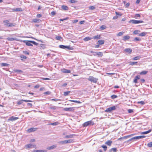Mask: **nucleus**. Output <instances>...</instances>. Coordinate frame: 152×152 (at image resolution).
Returning a JSON list of instances; mask_svg holds the SVG:
<instances>
[{"label": "nucleus", "instance_id": "0eeeda50", "mask_svg": "<svg viewBox=\"0 0 152 152\" xmlns=\"http://www.w3.org/2000/svg\"><path fill=\"white\" fill-rule=\"evenodd\" d=\"M64 110L66 111H72L74 110V108L73 107H69V108H64Z\"/></svg>", "mask_w": 152, "mask_h": 152}, {"label": "nucleus", "instance_id": "6e6552de", "mask_svg": "<svg viewBox=\"0 0 152 152\" xmlns=\"http://www.w3.org/2000/svg\"><path fill=\"white\" fill-rule=\"evenodd\" d=\"M37 129H38L36 128H31L28 129V132L30 133L32 132H34L37 131Z\"/></svg>", "mask_w": 152, "mask_h": 152}, {"label": "nucleus", "instance_id": "09e8293b", "mask_svg": "<svg viewBox=\"0 0 152 152\" xmlns=\"http://www.w3.org/2000/svg\"><path fill=\"white\" fill-rule=\"evenodd\" d=\"M9 21L8 20H5L3 22L5 23V25L6 26V25L9 24Z\"/></svg>", "mask_w": 152, "mask_h": 152}, {"label": "nucleus", "instance_id": "8fccbe9b", "mask_svg": "<svg viewBox=\"0 0 152 152\" xmlns=\"http://www.w3.org/2000/svg\"><path fill=\"white\" fill-rule=\"evenodd\" d=\"M58 107H55V106H52L49 107V108L51 110H56V108Z\"/></svg>", "mask_w": 152, "mask_h": 152}, {"label": "nucleus", "instance_id": "9d476101", "mask_svg": "<svg viewBox=\"0 0 152 152\" xmlns=\"http://www.w3.org/2000/svg\"><path fill=\"white\" fill-rule=\"evenodd\" d=\"M140 79V76L139 75H138L135 77L133 80V82L135 83H137V80Z\"/></svg>", "mask_w": 152, "mask_h": 152}, {"label": "nucleus", "instance_id": "c9c22d12", "mask_svg": "<svg viewBox=\"0 0 152 152\" xmlns=\"http://www.w3.org/2000/svg\"><path fill=\"white\" fill-rule=\"evenodd\" d=\"M137 63V62H130L129 65H134Z\"/></svg>", "mask_w": 152, "mask_h": 152}, {"label": "nucleus", "instance_id": "dca6fc26", "mask_svg": "<svg viewBox=\"0 0 152 152\" xmlns=\"http://www.w3.org/2000/svg\"><path fill=\"white\" fill-rule=\"evenodd\" d=\"M27 147L28 148H34L36 147V145H33L31 144H29L27 145Z\"/></svg>", "mask_w": 152, "mask_h": 152}, {"label": "nucleus", "instance_id": "338daca9", "mask_svg": "<svg viewBox=\"0 0 152 152\" xmlns=\"http://www.w3.org/2000/svg\"><path fill=\"white\" fill-rule=\"evenodd\" d=\"M115 13L117 15H119L120 16H121L122 15L121 14L120 12H115Z\"/></svg>", "mask_w": 152, "mask_h": 152}, {"label": "nucleus", "instance_id": "3c124183", "mask_svg": "<svg viewBox=\"0 0 152 152\" xmlns=\"http://www.w3.org/2000/svg\"><path fill=\"white\" fill-rule=\"evenodd\" d=\"M56 39L58 40H60L62 39V38L61 37L59 36H56Z\"/></svg>", "mask_w": 152, "mask_h": 152}, {"label": "nucleus", "instance_id": "c756f323", "mask_svg": "<svg viewBox=\"0 0 152 152\" xmlns=\"http://www.w3.org/2000/svg\"><path fill=\"white\" fill-rule=\"evenodd\" d=\"M147 33L145 32H143L139 34V36L140 37H143L145 36Z\"/></svg>", "mask_w": 152, "mask_h": 152}, {"label": "nucleus", "instance_id": "6ab92c4d", "mask_svg": "<svg viewBox=\"0 0 152 152\" xmlns=\"http://www.w3.org/2000/svg\"><path fill=\"white\" fill-rule=\"evenodd\" d=\"M41 20L39 19L35 18L33 20L32 22L34 23H39L41 22Z\"/></svg>", "mask_w": 152, "mask_h": 152}, {"label": "nucleus", "instance_id": "603ef678", "mask_svg": "<svg viewBox=\"0 0 152 152\" xmlns=\"http://www.w3.org/2000/svg\"><path fill=\"white\" fill-rule=\"evenodd\" d=\"M15 72L18 73H20L23 72V71L22 70L19 69H16L15 71Z\"/></svg>", "mask_w": 152, "mask_h": 152}, {"label": "nucleus", "instance_id": "6e6d98bb", "mask_svg": "<svg viewBox=\"0 0 152 152\" xmlns=\"http://www.w3.org/2000/svg\"><path fill=\"white\" fill-rule=\"evenodd\" d=\"M96 7L94 6H90L89 7V9L91 10H94L95 9Z\"/></svg>", "mask_w": 152, "mask_h": 152}, {"label": "nucleus", "instance_id": "a19ab883", "mask_svg": "<svg viewBox=\"0 0 152 152\" xmlns=\"http://www.w3.org/2000/svg\"><path fill=\"white\" fill-rule=\"evenodd\" d=\"M20 57L22 58L21 60H23V59H25L27 58V57L24 55L20 56Z\"/></svg>", "mask_w": 152, "mask_h": 152}, {"label": "nucleus", "instance_id": "864d4df0", "mask_svg": "<svg viewBox=\"0 0 152 152\" xmlns=\"http://www.w3.org/2000/svg\"><path fill=\"white\" fill-rule=\"evenodd\" d=\"M147 146L149 147H152V142L148 143Z\"/></svg>", "mask_w": 152, "mask_h": 152}, {"label": "nucleus", "instance_id": "79ce46f5", "mask_svg": "<svg viewBox=\"0 0 152 152\" xmlns=\"http://www.w3.org/2000/svg\"><path fill=\"white\" fill-rule=\"evenodd\" d=\"M59 47L61 48L66 49V46L64 45H60L59 46Z\"/></svg>", "mask_w": 152, "mask_h": 152}, {"label": "nucleus", "instance_id": "4d7b16f0", "mask_svg": "<svg viewBox=\"0 0 152 152\" xmlns=\"http://www.w3.org/2000/svg\"><path fill=\"white\" fill-rule=\"evenodd\" d=\"M69 2L71 3H76L77 2V1L75 0H70L69 1Z\"/></svg>", "mask_w": 152, "mask_h": 152}, {"label": "nucleus", "instance_id": "aec40b11", "mask_svg": "<svg viewBox=\"0 0 152 152\" xmlns=\"http://www.w3.org/2000/svg\"><path fill=\"white\" fill-rule=\"evenodd\" d=\"M0 65H1V66L2 67V66H8L10 65L9 64H8L6 63H1L0 64Z\"/></svg>", "mask_w": 152, "mask_h": 152}, {"label": "nucleus", "instance_id": "58836bf2", "mask_svg": "<svg viewBox=\"0 0 152 152\" xmlns=\"http://www.w3.org/2000/svg\"><path fill=\"white\" fill-rule=\"evenodd\" d=\"M58 143L61 144H66V140L59 142H58Z\"/></svg>", "mask_w": 152, "mask_h": 152}, {"label": "nucleus", "instance_id": "a878e982", "mask_svg": "<svg viewBox=\"0 0 152 152\" xmlns=\"http://www.w3.org/2000/svg\"><path fill=\"white\" fill-rule=\"evenodd\" d=\"M92 39V38L87 37H85L83 39V40L85 41H89V40H91Z\"/></svg>", "mask_w": 152, "mask_h": 152}, {"label": "nucleus", "instance_id": "72a5a7b5", "mask_svg": "<svg viewBox=\"0 0 152 152\" xmlns=\"http://www.w3.org/2000/svg\"><path fill=\"white\" fill-rule=\"evenodd\" d=\"M137 140V138H136V136L134 137L131 138H130L129 140L127 141V142H129L132 140Z\"/></svg>", "mask_w": 152, "mask_h": 152}, {"label": "nucleus", "instance_id": "7ed1b4c3", "mask_svg": "<svg viewBox=\"0 0 152 152\" xmlns=\"http://www.w3.org/2000/svg\"><path fill=\"white\" fill-rule=\"evenodd\" d=\"M94 124V122H92L91 121H90L84 123L83 124V127H86L91 125H93Z\"/></svg>", "mask_w": 152, "mask_h": 152}, {"label": "nucleus", "instance_id": "ddd939ff", "mask_svg": "<svg viewBox=\"0 0 152 152\" xmlns=\"http://www.w3.org/2000/svg\"><path fill=\"white\" fill-rule=\"evenodd\" d=\"M130 36H129L128 35H126L124 36L123 37V40L124 41H126V40H128L129 39H130Z\"/></svg>", "mask_w": 152, "mask_h": 152}, {"label": "nucleus", "instance_id": "13d9d810", "mask_svg": "<svg viewBox=\"0 0 152 152\" xmlns=\"http://www.w3.org/2000/svg\"><path fill=\"white\" fill-rule=\"evenodd\" d=\"M31 43H32V44L36 45H37L38 44L37 43V42H35V41H31Z\"/></svg>", "mask_w": 152, "mask_h": 152}, {"label": "nucleus", "instance_id": "7c9ffc66", "mask_svg": "<svg viewBox=\"0 0 152 152\" xmlns=\"http://www.w3.org/2000/svg\"><path fill=\"white\" fill-rule=\"evenodd\" d=\"M104 41L103 40H100L98 41V42L99 45H102L104 44Z\"/></svg>", "mask_w": 152, "mask_h": 152}, {"label": "nucleus", "instance_id": "4c0bfd02", "mask_svg": "<svg viewBox=\"0 0 152 152\" xmlns=\"http://www.w3.org/2000/svg\"><path fill=\"white\" fill-rule=\"evenodd\" d=\"M66 49H67L68 50H72L73 49V48L72 47H71L70 45L66 46Z\"/></svg>", "mask_w": 152, "mask_h": 152}, {"label": "nucleus", "instance_id": "052dcab7", "mask_svg": "<svg viewBox=\"0 0 152 152\" xmlns=\"http://www.w3.org/2000/svg\"><path fill=\"white\" fill-rule=\"evenodd\" d=\"M129 113H131L133 112V110L132 109H129L128 110Z\"/></svg>", "mask_w": 152, "mask_h": 152}, {"label": "nucleus", "instance_id": "39448f33", "mask_svg": "<svg viewBox=\"0 0 152 152\" xmlns=\"http://www.w3.org/2000/svg\"><path fill=\"white\" fill-rule=\"evenodd\" d=\"M93 55L94 56H97L98 57H101L103 56V54L101 52H95V53H94V54H93Z\"/></svg>", "mask_w": 152, "mask_h": 152}, {"label": "nucleus", "instance_id": "f257e3e1", "mask_svg": "<svg viewBox=\"0 0 152 152\" xmlns=\"http://www.w3.org/2000/svg\"><path fill=\"white\" fill-rule=\"evenodd\" d=\"M89 81L94 83H96L98 80V79L93 76H90L88 79Z\"/></svg>", "mask_w": 152, "mask_h": 152}, {"label": "nucleus", "instance_id": "a18cd8bd", "mask_svg": "<svg viewBox=\"0 0 152 152\" xmlns=\"http://www.w3.org/2000/svg\"><path fill=\"white\" fill-rule=\"evenodd\" d=\"M102 147L103 148L104 151H106L107 150V146L105 145H102Z\"/></svg>", "mask_w": 152, "mask_h": 152}, {"label": "nucleus", "instance_id": "412c9836", "mask_svg": "<svg viewBox=\"0 0 152 152\" xmlns=\"http://www.w3.org/2000/svg\"><path fill=\"white\" fill-rule=\"evenodd\" d=\"M112 142L111 141L109 140L106 141L105 142V144L109 146H110Z\"/></svg>", "mask_w": 152, "mask_h": 152}, {"label": "nucleus", "instance_id": "e433bc0d", "mask_svg": "<svg viewBox=\"0 0 152 152\" xmlns=\"http://www.w3.org/2000/svg\"><path fill=\"white\" fill-rule=\"evenodd\" d=\"M106 28V26L105 25H103L100 26V29L101 30H103L105 29Z\"/></svg>", "mask_w": 152, "mask_h": 152}, {"label": "nucleus", "instance_id": "20e7f679", "mask_svg": "<svg viewBox=\"0 0 152 152\" xmlns=\"http://www.w3.org/2000/svg\"><path fill=\"white\" fill-rule=\"evenodd\" d=\"M116 109V106H113L107 108L105 110V112L110 113L112 110H114Z\"/></svg>", "mask_w": 152, "mask_h": 152}, {"label": "nucleus", "instance_id": "b1692460", "mask_svg": "<svg viewBox=\"0 0 152 152\" xmlns=\"http://www.w3.org/2000/svg\"><path fill=\"white\" fill-rule=\"evenodd\" d=\"M74 135H75V134H70V135H66L65 137L64 138H66V139L69 138H72L73 137V136Z\"/></svg>", "mask_w": 152, "mask_h": 152}, {"label": "nucleus", "instance_id": "ea45409f", "mask_svg": "<svg viewBox=\"0 0 152 152\" xmlns=\"http://www.w3.org/2000/svg\"><path fill=\"white\" fill-rule=\"evenodd\" d=\"M70 92V91H68L66 92H64V95L65 96H66L68 95V94Z\"/></svg>", "mask_w": 152, "mask_h": 152}, {"label": "nucleus", "instance_id": "473e14b6", "mask_svg": "<svg viewBox=\"0 0 152 152\" xmlns=\"http://www.w3.org/2000/svg\"><path fill=\"white\" fill-rule=\"evenodd\" d=\"M145 136H136V138H137V140H138L140 139L143 138L145 137Z\"/></svg>", "mask_w": 152, "mask_h": 152}, {"label": "nucleus", "instance_id": "f8f14e48", "mask_svg": "<svg viewBox=\"0 0 152 152\" xmlns=\"http://www.w3.org/2000/svg\"><path fill=\"white\" fill-rule=\"evenodd\" d=\"M124 51L127 52V53L130 54L132 52V50L130 48H126L124 50Z\"/></svg>", "mask_w": 152, "mask_h": 152}, {"label": "nucleus", "instance_id": "0e129e2a", "mask_svg": "<svg viewBox=\"0 0 152 152\" xmlns=\"http://www.w3.org/2000/svg\"><path fill=\"white\" fill-rule=\"evenodd\" d=\"M50 124L52 125L56 126L58 124V123L56 122L53 123H52Z\"/></svg>", "mask_w": 152, "mask_h": 152}, {"label": "nucleus", "instance_id": "5fc2aeb1", "mask_svg": "<svg viewBox=\"0 0 152 152\" xmlns=\"http://www.w3.org/2000/svg\"><path fill=\"white\" fill-rule=\"evenodd\" d=\"M118 96L116 95H113L111 96L112 99H114L117 97Z\"/></svg>", "mask_w": 152, "mask_h": 152}, {"label": "nucleus", "instance_id": "f704fd0d", "mask_svg": "<svg viewBox=\"0 0 152 152\" xmlns=\"http://www.w3.org/2000/svg\"><path fill=\"white\" fill-rule=\"evenodd\" d=\"M140 32V31L138 30H135L133 32V34H139Z\"/></svg>", "mask_w": 152, "mask_h": 152}, {"label": "nucleus", "instance_id": "f3484780", "mask_svg": "<svg viewBox=\"0 0 152 152\" xmlns=\"http://www.w3.org/2000/svg\"><path fill=\"white\" fill-rule=\"evenodd\" d=\"M16 24L14 23H10L9 24L6 25V26L8 27L14 26H15Z\"/></svg>", "mask_w": 152, "mask_h": 152}, {"label": "nucleus", "instance_id": "a211bd4d", "mask_svg": "<svg viewBox=\"0 0 152 152\" xmlns=\"http://www.w3.org/2000/svg\"><path fill=\"white\" fill-rule=\"evenodd\" d=\"M47 150H34L33 151V152H47Z\"/></svg>", "mask_w": 152, "mask_h": 152}, {"label": "nucleus", "instance_id": "5701e85b", "mask_svg": "<svg viewBox=\"0 0 152 152\" xmlns=\"http://www.w3.org/2000/svg\"><path fill=\"white\" fill-rule=\"evenodd\" d=\"M56 147V146L55 145H53L51 146L48 147L47 148V149L48 150H50L55 148Z\"/></svg>", "mask_w": 152, "mask_h": 152}, {"label": "nucleus", "instance_id": "2f4dec72", "mask_svg": "<svg viewBox=\"0 0 152 152\" xmlns=\"http://www.w3.org/2000/svg\"><path fill=\"white\" fill-rule=\"evenodd\" d=\"M148 71H143L140 73V75H144L148 73Z\"/></svg>", "mask_w": 152, "mask_h": 152}, {"label": "nucleus", "instance_id": "2eb2a0df", "mask_svg": "<svg viewBox=\"0 0 152 152\" xmlns=\"http://www.w3.org/2000/svg\"><path fill=\"white\" fill-rule=\"evenodd\" d=\"M61 8L63 10H68L69 9V7H68L64 5L61 6Z\"/></svg>", "mask_w": 152, "mask_h": 152}, {"label": "nucleus", "instance_id": "cd10ccee", "mask_svg": "<svg viewBox=\"0 0 152 152\" xmlns=\"http://www.w3.org/2000/svg\"><path fill=\"white\" fill-rule=\"evenodd\" d=\"M112 151H113L114 152H116L117 151L116 148H111V149H110L109 150V152H112Z\"/></svg>", "mask_w": 152, "mask_h": 152}, {"label": "nucleus", "instance_id": "c03bdc74", "mask_svg": "<svg viewBox=\"0 0 152 152\" xmlns=\"http://www.w3.org/2000/svg\"><path fill=\"white\" fill-rule=\"evenodd\" d=\"M137 103L140 104L141 105H143L145 104V102L144 101H141L138 102H137Z\"/></svg>", "mask_w": 152, "mask_h": 152}, {"label": "nucleus", "instance_id": "f03ea898", "mask_svg": "<svg viewBox=\"0 0 152 152\" xmlns=\"http://www.w3.org/2000/svg\"><path fill=\"white\" fill-rule=\"evenodd\" d=\"M143 22V21L140 20H132L129 21V23H132L133 24H138L139 23H142Z\"/></svg>", "mask_w": 152, "mask_h": 152}, {"label": "nucleus", "instance_id": "69168bd1", "mask_svg": "<svg viewBox=\"0 0 152 152\" xmlns=\"http://www.w3.org/2000/svg\"><path fill=\"white\" fill-rule=\"evenodd\" d=\"M7 39L8 40L12 41L14 40V39L13 38H8Z\"/></svg>", "mask_w": 152, "mask_h": 152}, {"label": "nucleus", "instance_id": "680f3d73", "mask_svg": "<svg viewBox=\"0 0 152 152\" xmlns=\"http://www.w3.org/2000/svg\"><path fill=\"white\" fill-rule=\"evenodd\" d=\"M123 34V32H119L117 34L118 36H121Z\"/></svg>", "mask_w": 152, "mask_h": 152}, {"label": "nucleus", "instance_id": "423d86ee", "mask_svg": "<svg viewBox=\"0 0 152 152\" xmlns=\"http://www.w3.org/2000/svg\"><path fill=\"white\" fill-rule=\"evenodd\" d=\"M31 41H26L24 40L23 42L25 43L26 45L28 46H33V45L31 43Z\"/></svg>", "mask_w": 152, "mask_h": 152}, {"label": "nucleus", "instance_id": "e2e57ef3", "mask_svg": "<svg viewBox=\"0 0 152 152\" xmlns=\"http://www.w3.org/2000/svg\"><path fill=\"white\" fill-rule=\"evenodd\" d=\"M140 17V15L139 14H136L135 15V17L136 18H137V17Z\"/></svg>", "mask_w": 152, "mask_h": 152}, {"label": "nucleus", "instance_id": "de8ad7c7", "mask_svg": "<svg viewBox=\"0 0 152 152\" xmlns=\"http://www.w3.org/2000/svg\"><path fill=\"white\" fill-rule=\"evenodd\" d=\"M24 100H21L17 102V104L18 105H20L23 103V101Z\"/></svg>", "mask_w": 152, "mask_h": 152}, {"label": "nucleus", "instance_id": "774afa93", "mask_svg": "<svg viewBox=\"0 0 152 152\" xmlns=\"http://www.w3.org/2000/svg\"><path fill=\"white\" fill-rule=\"evenodd\" d=\"M42 16V15L40 14H39L37 15V17L38 18H40Z\"/></svg>", "mask_w": 152, "mask_h": 152}, {"label": "nucleus", "instance_id": "1a4fd4ad", "mask_svg": "<svg viewBox=\"0 0 152 152\" xmlns=\"http://www.w3.org/2000/svg\"><path fill=\"white\" fill-rule=\"evenodd\" d=\"M12 12H21L22 11V9L21 8H14L12 9Z\"/></svg>", "mask_w": 152, "mask_h": 152}, {"label": "nucleus", "instance_id": "4be33fe9", "mask_svg": "<svg viewBox=\"0 0 152 152\" xmlns=\"http://www.w3.org/2000/svg\"><path fill=\"white\" fill-rule=\"evenodd\" d=\"M151 131H152V130L151 129H150L148 131L142 132L141 133V134H147L150 133V132H151Z\"/></svg>", "mask_w": 152, "mask_h": 152}, {"label": "nucleus", "instance_id": "bb28decb", "mask_svg": "<svg viewBox=\"0 0 152 152\" xmlns=\"http://www.w3.org/2000/svg\"><path fill=\"white\" fill-rule=\"evenodd\" d=\"M101 36L100 35H97L96 36H94L93 38L94 39H100L101 38L100 37Z\"/></svg>", "mask_w": 152, "mask_h": 152}, {"label": "nucleus", "instance_id": "bf43d9fd", "mask_svg": "<svg viewBox=\"0 0 152 152\" xmlns=\"http://www.w3.org/2000/svg\"><path fill=\"white\" fill-rule=\"evenodd\" d=\"M68 19H69V17H67L66 18H64V19H60V20L61 21H63L64 20H67Z\"/></svg>", "mask_w": 152, "mask_h": 152}, {"label": "nucleus", "instance_id": "393cba45", "mask_svg": "<svg viewBox=\"0 0 152 152\" xmlns=\"http://www.w3.org/2000/svg\"><path fill=\"white\" fill-rule=\"evenodd\" d=\"M141 58V56H136L132 58V60H139L140 58Z\"/></svg>", "mask_w": 152, "mask_h": 152}, {"label": "nucleus", "instance_id": "4468645a", "mask_svg": "<svg viewBox=\"0 0 152 152\" xmlns=\"http://www.w3.org/2000/svg\"><path fill=\"white\" fill-rule=\"evenodd\" d=\"M62 72L64 73H70L71 71L69 70H68L65 69H64L62 70Z\"/></svg>", "mask_w": 152, "mask_h": 152}, {"label": "nucleus", "instance_id": "9b49d317", "mask_svg": "<svg viewBox=\"0 0 152 152\" xmlns=\"http://www.w3.org/2000/svg\"><path fill=\"white\" fill-rule=\"evenodd\" d=\"M18 117H15L12 116V117H10L9 118V119L8 120L9 121H14L16 120L17 119H18Z\"/></svg>", "mask_w": 152, "mask_h": 152}, {"label": "nucleus", "instance_id": "49530a36", "mask_svg": "<svg viewBox=\"0 0 152 152\" xmlns=\"http://www.w3.org/2000/svg\"><path fill=\"white\" fill-rule=\"evenodd\" d=\"M73 140H66V143H71L73 142Z\"/></svg>", "mask_w": 152, "mask_h": 152}, {"label": "nucleus", "instance_id": "c85d7f7f", "mask_svg": "<svg viewBox=\"0 0 152 152\" xmlns=\"http://www.w3.org/2000/svg\"><path fill=\"white\" fill-rule=\"evenodd\" d=\"M132 135H127V136H125L124 137H121V138H120L119 139H126L128 138H129Z\"/></svg>", "mask_w": 152, "mask_h": 152}, {"label": "nucleus", "instance_id": "37998d69", "mask_svg": "<svg viewBox=\"0 0 152 152\" xmlns=\"http://www.w3.org/2000/svg\"><path fill=\"white\" fill-rule=\"evenodd\" d=\"M140 40H141L140 38H139V37H135L134 39V40L136 42L140 41Z\"/></svg>", "mask_w": 152, "mask_h": 152}]
</instances>
